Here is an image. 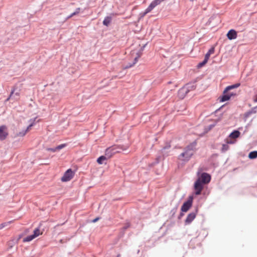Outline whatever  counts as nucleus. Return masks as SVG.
Returning a JSON list of instances; mask_svg holds the SVG:
<instances>
[{"label":"nucleus","instance_id":"obj_5","mask_svg":"<svg viewBox=\"0 0 257 257\" xmlns=\"http://www.w3.org/2000/svg\"><path fill=\"white\" fill-rule=\"evenodd\" d=\"M165 0H154L153 1L149 7L146 9L144 12L142 13V16L144 17L148 13L150 12L155 7L160 4V3Z\"/></svg>","mask_w":257,"mask_h":257},{"label":"nucleus","instance_id":"obj_20","mask_svg":"<svg viewBox=\"0 0 257 257\" xmlns=\"http://www.w3.org/2000/svg\"><path fill=\"white\" fill-rule=\"evenodd\" d=\"M249 158L253 159L257 158V151L251 152L248 155Z\"/></svg>","mask_w":257,"mask_h":257},{"label":"nucleus","instance_id":"obj_27","mask_svg":"<svg viewBox=\"0 0 257 257\" xmlns=\"http://www.w3.org/2000/svg\"><path fill=\"white\" fill-rule=\"evenodd\" d=\"M47 150L48 151L55 152L57 151V149H56V147L55 148H48V149H47Z\"/></svg>","mask_w":257,"mask_h":257},{"label":"nucleus","instance_id":"obj_22","mask_svg":"<svg viewBox=\"0 0 257 257\" xmlns=\"http://www.w3.org/2000/svg\"><path fill=\"white\" fill-rule=\"evenodd\" d=\"M80 8H77L76 10H75V11L72 13L70 16H69L67 18V19H70L71 18V17H72L73 16L76 15H77L80 12Z\"/></svg>","mask_w":257,"mask_h":257},{"label":"nucleus","instance_id":"obj_30","mask_svg":"<svg viewBox=\"0 0 257 257\" xmlns=\"http://www.w3.org/2000/svg\"><path fill=\"white\" fill-rule=\"evenodd\" d=\"M16 95L19 96V93H18V92L16 93Z\"/></svg>","mask_w":257,"mask_h":257},{"label":"nucleus","instance_id":"obj_6","mask_svg":"<svg viewBox=\"0 0 257 257\" xmlns=\"http://www.w3.org/2000/svg\"><path fill=\"white\" fill-rule=\"evenodd\" d=\"M43 233V232L40 230V229L38 228H36L34 231V233L32 235L28 236L26 237H25L23 241L24 242H29L38 237L40 235H41Z\"/></svg>","mask_w":257,"mask_h":257},{"label":"nucleus","instance_id":"obj_17","mask_svg":"<svg viewBox=\"0 0 257 257\" xmlns=\"http://www.w3.org/2000/svg\"><path fill=\"white\" fill-rule=\"evenodd\" d=\"M107 159H108L107 158V156H106L105 155L101 156L97 159V162L99 164H102L103 163V161L104 160H106Z\"/></svg>","mask_w":257,"mask_h":257},{"label":"nucleus","instance_id":"obj_1","mask_svg":"<svg viewBox=\"0 0 257 257\" xmlns=\"http://www.w3.org/2000/svg\"><path fill=\"white\" fill-rule=\"evenodd\" d=\"M211 180V176L209 174L203 173L198 176L194 184V190L196 195H200L204 188V185L208 184Z\"/></svg>","mask_w":257,"mask_h":257},{"label":"nucleus","instance_id":"obj_31","mask_svg":"<svg viewBox=\"0 0 257 257\" xmlns=\"http://www.w3.org/2000/svg\"><path fill=\"white\" fill-rule=\"evenodd\" d=\"M119 256H120V255L118 254V255H117V257H119Z\"/></svg>","mask_w":257,"mask_h":257},{"label":"nucleus","instance_id":"obj_19","mask_svg":"<svg viewBox=\"0 0 257 257\" xmlns=\"http://www.w3.org/2000/svg\"><path fill=\"white\" fill-rule=\"evenodd\" d=\"M214 52V48H211L210 49H209L208 52L206 54V55L205 56V58L206 59H207V60H208L210 57V55L213 54Z\"/></svg>","mask_w":257,"mask_h":257},{"label":"nucleus","instance_id":"obj_21","mask_svg":"<svg viewBox=\"0 0 257 257\" xmlns=\"http://www.w3.org/2000/svg\"><path fill=\"white\" fill-rule=\"evenodd\" d=\"M141 57V55H139V54H138V56H136L135 59H134V62L131 65H130L129 66H126L125 67V68H130L131 67H132L133 66H134L138 61V59Z\"/></svg>","mask_w":257,"mask_h":257},{"label":"nucleus","instance_id":"obj_26","mask_svg":"<svg viewBox=\"0 0 257 257\" xmlns=\"http://www.w3.org/2000/svg\"><path fill=\"white\" fill-rule=\"evenodd\" d=\"M15 88H13L12 90V91L11 92V94H10V96L7 98V100L8 101L10 99V98H11V97L12 96L13 94H14V92H15Z\"/></svg>","mask_w":257,"mask_h":257},{"label":"nucleus","instance_id":"obj_10","mask_svg":"<svg viewBox=\"0 0 257 257\" xmlns=\"http://www.w3.org/2000/svg\"><path fill=\"white\" fill-rule=\"evenodd\" d=\"M196 88L195 85L189 86L187 84L186 86L182 88L179 90V93L185 92V94H187L189 92L190 90H194Z\"/></svg>","mask_w":257,"mask_h":257},{"label":"nucleus","instance_id":"obj_2","mask_svg":"<svg viewBox=\"0 0 257 257\" xmlns=\"http://www.w3.org/2000/svg\"><path fill=\"white\" fill-rule=\"evenodd\" d=\"M196 142H193L188 145L186 147L185 151L179 156V159L184 161H188L193 155L196 150Z\"/></svg>","mask_w":257,"mask_h":257},{"label":"nucleus","instance_id":"obj_24","mask_svg":"<svg viewBox=\"0 0 257 257\" xmlns=\"http://www.w3.org/2000/svg\"><path fill=\"white\" fill-rule=\"evenodd\" d=\"M208 60H207V59H206L205 58H204V60L201 63H199L198 65V67H202V66H203L205 64H206Z\"/></svg>","mask_w":257,"mask_h":257},{"label":"nucleus","instance_id":"obj_18","mask_svg":"<svg viewBox=\"0 0 257 257\" xmlns=\"http://www.w3.org/2000/svg\"><path fill=\"white\" fill-rule=\"evenodd\" d=\"M236 140H233L231 138L229 137V136H228V138L225 139V142L227 144H234L236 143Z\"/></svg>","mask_w":257,"mask_h":257},{"label":"nucleus","instance_id":"obj_14","mask_svg":"<svg viewBox=\"0 0 257 257\" xmlns=\"http://www.w3.org/2000/svg\"><path fill=\"white\" fill-rule=\"evenodd\" d=\"M196 217V213H194V212H192V213H190V214H189L186 219V222L187 223H190L191 222H192L194 219V218H195Z\"/></svg>","mask_w":257,"mask_h":257},{"label":"nucleus","instance_id":"obj_13","mask_svg":"<svg viewBox=\"0 0 257 257\" xmlns=\"http://www.w3.org/2000/svg\"><path fill=\"white\" fill-rule=\"evenodd\" d=\"M22 237V235H20L17 238H14L8 241V245L9 246L10 248L13 247L16 244H17L19 241V240L21 239Z\"/></svg>","mask_w":257,"mask_h":257},{"label":"nucleus","instance_id":"obj_29","mask_svg":"<svg viewBox=\"0 0 257 257\" xmlns=\"http://www.w3.org/2000/svg\"><path fill=\"white\" fill-rule=\"evenodd\" d=\"M254 101H256V102H257V95H256V96H255V99H254Z\"/></svg>","mask_w":257,"mask_h":257},{"label":"nucleus","instance_id":"obj_23","mask_svg":"<svg viewBox=\"0 0 257 257\" xmlns=\"http://www.w3.org/2000/svg\"><path fill=\"white\" fill-rule=\"evenodd\" d=\"M229 149V146L228 144H223L222 146L221 151L224 152Z\"/></svg>","mask_w":257,"mask_h":257},{"label":"nucleus","instance_id":"obj_28","mask_svg":"<svg viewBox=\"0 0 257 257\" xmlns=\"http://www.w3.org/2000/svg\"><path fill=\"white\" fill-rule=\"evenodd\" d=\"M99 219V217H97L95 219H94L93 220H92V222H96V221H97Z\"/></svg>","mask_w":257,"mask_h":257},{"label":"nucleus","instance_id":"obj_8","mask_svg":"<svg viewBox=\"0 0 257 257\" xmlns=\"http://www.w3.org/2000/svg\"><path fill=\"white\" fill-rule=\"evenodd\" d=\"M8 131L7 127L5 125H2L0 126V140H5L8 136Z\"/></svg>","mask_w":257,"mask_h":257},{"label":"nucleus","instance_id":"obj_11","mask_svg":"<svg viewBox=\"0 0 257 257\" xmlns=\"http://www.w3.org/2000/svg\"><path fill=\"white\" fill-rule=\"evenodd\" d=\"M226 36L229 40H232L237 38V34L236 31L233 29H231L228 32Z\"/></svg>","mask_w":257,"mask_h":257},{"label":"nucleus","instance_id":"obj_4","mask_svg":"<svg viewBox=\"0 0 257 257\" xmlns=\"http://www.w3.org/2000/svg\"><path fill=\"white\" fill-rule=\"evenodd\" d=\"M118 147L116 146H112L106 149L105 155L108 159L111 158L114 155L119 152Z\"/></svg>","mask_w":257,"mask_h":257},{"label":"nucleus","instance_id":"obj_7","mask_svg":"<svg viewBox=\"0 0 257 257\" xmlns=\"http://www.w3.org/2000/svg\"><path fill=\"white\" fill-rule=\"evenodd\" d=\"M74 175V172L71 169H69L65 172L63 176L61 178V181L62 182L69 181L73 178Z\"/></svg>","mask_w":257,"mask_h":257},{"label":"nucleus","instance_id":"obj_16","mask_svg":"<svg viewBox=\"0 0 257 257\" xmlns=\"http://www.w3.org/2000/svg\"><path fill=\"white\" fill-rule=\"evenodd\" d=\"M111 21V18L110 17H106L104 18L103 21V24L106 26H108Z\"/></svg>","mask_w":257,"mask_h":257},{"label":"nucleus","instance_id":"obj_9","mask_svg":"<svg viewBox=\"0 0 257 257\" xmlns=\"http://www.w3.org/2000/svg\"><path fill=\"white\" fill-rule=\"evenodd\" d=\"M192 201L193 198L192 197H190L187 201L183 203L181 207V211L185 212H187L191 207L192 204Z\"/></svg>","mask_w":257,"mask_h":257},{"label":"nucleus","instance_id":"obj_12","mask_svg":"<svg viewBox=\"0 0 257 257\" xmlns=\"http://www.w3.org/2000/svg\"><path fill=\"white\" fill-rule=\"evenodd\" d=\"M35 121V119L33 120L32 123L27 127V129L25 131L19 133L18 134H17V136L24 137L27 134V133L31 130V127L34 125Z\"/></svg>","mask_w":257,"mask_h":257},{"label":"nucleus","instance_id":"obj_25","mask_svg":"<svg viewBox=\"0 0 257 257\" xmlns=\"http://www.w3.org/2000/svg\"><path fill=\"white\" fill-rule=\"evenodd\" d=\"M66 146V145L65 144H61V145H60L59 146H58L57 147H56V149H57V151H59L62 149H63V148H64Z\"/></svg>","mask_w":257,"mask_h":257},{"label":"nucleus","instance_id":"obj_15","mask_svg":"<svg viewBox=\"0 0 257 257\" xmlns=\"http://www.w3.org/2000/svg\"><path fill=\"white\" fill-rule=\"evenodd\" d=\"M240 135V133L238 131H234L229 135V137L231 138L233 140H236L238 138Z\"/></svg>","mask_w":257,"mask_h":257},{"label":"nucleus","instance_id":"obj_3","mask_svg":"<svg viewBox=\"0 0 257 257\" xmlns=\"http://www.w3.org/2000/svg\"><path fill=\"white\" fill-rule=\"evenodd\" d=\"M240 83H236L235 84L227 86L223 91V95L221 97L220 101L224 102L228 100L230 97L233 95L232 93L226 94L229 90L238 87Z\"/></svg>","mask_w":257,"mask_h":257}]
</instances>
